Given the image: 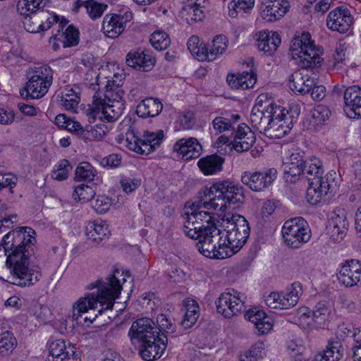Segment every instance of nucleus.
Wrapping results in <instances>:
<instances>
[{
  "label": "nucleus",
  "mask_w": 361,
  "mask_h": 361,
  "mask_svg": "<svg viewBox=\"0 0 361 361\" xmlns=\"http://www.w3.org/2000/svg\"><path fill=\"white\" fill-rule=\"evenodd\" d=\"M183 214L184 233L192 239H199L197 247L200 253L212 259H223L237 253L250 236V228L247 219L240 214L227 217L226 234L217 228L215 219L209 212H197L194 204Z\"/></svg>",
  "instance_id": "1"
},
{
  "label": "nucleus",
  "mask_w": 361,
  "mask_h": 361,
  "mask_svg": "<svg viewBox=\"0 0 361 361\" xmlns=\"http://www.w3.org/2000/svg\"><path fill=\"white\" fill-rule=\"evenodd\" d=\"M290 50L294 59L298 56L301 69L289 77V87L301 94L310 93V88L317 82V73L323 61L319 56V48L311 39V35L304 32L292 40Z\"/></svg>",
  "instance_id": "2"
},
{
  "label": "nucleus",
  "mask_w": 361,
  "mask_h": 361,
  "mask_svg": "<svg viewBox=\"0 0 361 361\" xmlns=\"http://www.w3.org/2000/svg\"><path fill=\"white\" fill-rule=\"evenodd\" d=\"M119 271L115 269L112 274L108 276L104 281L98 279L88 286L92 290L97 288V294L94 293L87 294L86 297L80 298L73 305V317L78 322L82 319L84 322L92 323L98 314H102L104 310H111L114 301L118 298L122 290V284L116 274Z\"/></svg>",
  "instance_id": "3"
},
{
  "label": "nucleus",
  "mask_w": 361,
  "mask_h": 361,
  "mask_svg": "<svg viewBox=\"0 0 361 361\" xmlns=\"http://www.w3.org/2000/svg\"><path fill=\"white\" fill-rule=\"evenodd\" d=\"M282 167L286 182L293 183L299 179L308 182L306 198L310 204H318L328 194L333 192L328 178L322 177L324 169L319 159L308 160L306 166L284 163Z\"/></svg>",
  "instance_id": "4"
},
{
  "label": "nucleus",
  "mask_w": 361,
  "mask_h": 361,
  "mask_svg": "<svg viewBox=\"0 0 361 361\" xmlns=\"http://www.w3.org/2000/svg\"><path fill=\"white\" fill-rule=\"evenodd\" d=\"M208 199V201L195 204L197 212L200 209L213 208L220 211H224L228 206L235 205L238 207L245 199L244 189L238 183L231 180L216 182L209 188L203 191L202 197Z\"/></svg>",
  "instance_id": "5"
},
{
  "label": "nucleus",
  "mask_w": 361,
  "mask_h": 361,
  "mask_svg": "<svg viewBox=\"0 0 361 361\" xmlns=\"http://www.w3.org/2000/svg\"><path fill=\"white\" fill-rule=\"evenodd\" d=\"M106 92L102 98L100 92L93 96L92 105L86 110L90 123L94 121L97 115L101 113L109 121H115L124 109L123 99L124 91L121 88L113 89L111 84L106 85Z\"/></svg>",
  "instance_id": "6"
},
{
  "label": "nucleus",
  "mask_w": 361,
  "mask_h": 361,
  "mask_svg": "<svg viewBox=\"0 0 361 361\" xmlns=\"http://www.w3.org/2000/svg\"><path fill=\"white\" fill-rule=\"evenodd\" d=\"M23 227L18 231L8 232L2 239L5 253L7 255L6 265L10 269L12 277L15 281L11 283L22 286L23 279V240H20V232Z\"/></svg>",
  "instance_id": "7"
},
{
  "label": "nucleus",
  "mask_w": 361,
  "mask_h": 361,
  "mask_svg": "<svg viewBox=\"0 0 361 361\" xmlns=\"http://www.w3.org/2000/svg\"><path fill=\"white\" fill-rule=\"evenodd\" d=\"M281 233L286 245L293 248H299L311 238L309 225L302 217H295L286 221L282 227Z\"/></svg>",
  "instance_id": "8"
},
{
  "label": "nucleus",
  "mask_w": 361,
  "mask_h": 361,
  "mask_svg": "<svg viewBox=\"0 0 361 361\" xmlns=\"http://www.w3.org/2000/svg\"><path fill=\"white\" fill-rule=\"evenodd\" d=\"M42 67L29 68L25 71L28 80L24 87L26 95L24 100L29 99H40L48 92L53 81L52 75H44Z\"/></svg>",
  "instance_id": "9"
},
{
  "label": "nucleus",
  "mask_w": 361,
  "mask_h": 361,
  "mask_svg": "<svg viewBox=\"0 0 361 361\" xmlns=\"http://www.w3.org/2000/svg\"><path fill=\"white\" fill-rule=\"evenodd\" d=\"M275 168L264 169L262 171H246L241 174V182L254 192H262L269 188L277 178Z\"/></svg>",
  "instance_id": "10"
},
{
  "label": "nucleus",
  "mask_w": 361,
  "mask_h": 361,
  "mask_svg": "<svg viewBox=\"0 0 361 361\" xmlns=\"http://www.w3.org/2000/svg\"><path fill=\"white\" fill-rule=\"evenodd\" d=\"M302 291L300 282H294L290 290L286 293H271L266 298V304L271 308L289 309L295 306L299 300Z\"/></svg>",
  "instance_id": "11"
},
{
  "label": "nucleus",
  "mask_w": 361,
  "mask_h": 361,
  "mask_svg": "<svg viewBox=\"0 0 361 361\" xmlns=\"http://www.w3.org/2000/svg\"><path fill=\"white\" fill-rule=\"evenodd\" d=\"M133 19V13L126 9L123 13L106 14L103 19L102 30L109 38L118 37L125 30L127 23Z\"/></svg>",
  "instance_id": "12"
},
{
  "label": "nucleus",
  "mask_w": 361,
  "mask_h": 361,
  "mask_svg": "<svg viewBox=\"0 0 361 361\" xmlns=\"http://www.w3.org/2000/svg\"><path fill=\"white\" fill-rule=\"evenodd\" d=\"M233 291L223 293L215 302L216 311L226 318H231L245 310L244 302L240 296V293Z\"/></svg>",
  "instance_id": "13"
},
{
  "label": "nucleus",
  "mask_w": 361,
  "mask_h": 361,
  "mask_svg": "<svg viewBox=\"0 0 361 361\" xmlns=\"http://www.w3.org/2000/svg\"><path fill=\"white\" fill-rule=\"evenodd\" d=\"M128 335L133 342L137 341L142 343L149 339L156 341L157 336L161 334L157 331V326L152 319L142 317L133 322Z\"/></svg>",
  "instance_id": "14"
},
{
  "label": "nucleus",
  "mask_w": 361,
  "mask_h": 361,
  "mask_svg": "<svg viewBox=\"0 0 361 361\" xmlns=\"http://www.w3.org/2000/svg\"><path fill=\"white\" fill-rule=\"evenodd\" d=\"M45 15L46 12L44 11L24 14V29L30 33L44 32L50 29L54 23H56L59 20V16L53 14L43 22L42 19L45 17Z\"/></svg>",
  "instance_id": "15"
},
{
  "label": "nucleus",
  "mask_w": 361,
  "mask_h": 361,
  "mask_svg": "<svg viewBox=\"0 0 361 361\" xmlns=\"http://www.w3.org/2000/svg\"><path fill=\"white\" fill-rule=\"evenodd\" d=\"M338 280L348 288L361 284V262L354 259L346 260L341 266Z\"/></svg>",
  "instance_id": "16"
},
{
  "label": "nucleus",
  "mask_w": 361,
  "mask_h": 361,
  "mask_svg": "<svg viewBox=\"0 0 361 361\" xmlns=\"http://www.w3.org/2000/svg\"><path fill=\"white\" fill-rule=\"evenodd\" d=\"M140 343L139 354L145 361H153L161 357L166 348L168 338L163 333L154 339Z\"/></svg>",
  "instance_id": "17"
},
{
  "label": "nucleus",
  "mask_w": 361,
  "mask_h": 361,
  "mask_svg": "<svg viewBox=\"0 0 361 361\" xmlns=\"http://www.w3.org/2000/svg\"><path fill=\"white\" fill-rule=\"evenodd\" d=\"M27 314L25 319L24 327L28 329L29 332H32L42 324H45L49 319L51 314L50 309L43 305L37 301H32L27 307Z\"/></svg>",
  "instance_id": "18"
},
{
  "label": "nucleus",
  "mask_w": 361,
  "mask_h": 361,
  "mask_svg": "<svg viewBox=\"0 0 361 361\" xmlns=\"http://www.w3.org/2000/svg\"><path fill=\"white\" fill-rule=\"evenodd\" d=\"M66 345L63 339L56 340L49 343V355L45 361H77L78 354L75 352V348L69 342Z\"/></svg>",
  "instance_id": "19"
},
{
  "label": "nucleus",
  "mask_w": 361,
  "mask_h": 361,
  "mask_svg": "<svg viewBox=\"0 0 361 361\" xmlns=\"http://www.w3.org/2000/svg\"><path fill=\"white\" fill-rule=\"evenodd\" d=\"M353 23V18L348 8L337 7L331 11L326 18L329 29L340 33L346 32Z\"/></svg>",
  "instance_id": "20"
},
{
  "label": "nucleus",
  "mask_w": 361,
  "mask_h": 361,
  "mask_svg": "<svg viewBox=\"0 0 361 361\" xmlns=\"http://www.w3.org/2000/svg\"><path fill=\"white\" fill-rule=\"evenodd\" d=\"M126 62L128 66L135 70L148 72L154 66L156 59L149 51H130L126 55Z\"/></svg>",
  "instance_id": "21"
},
{
  "label": "nucleus",
  "mask_w": 361,
  "mask_h": 361,
  "mask_svg": "<svg viewBox=\"0 0 361 361\" xmlns=\"http://www.w3.org/2000/svg\"><path fill=\"white\" fill-rule=\"evenodd\" d=\"M349 223L344 210L334 214L329 221V234L335 243L341 242L345 236L348 230Z\"/></svg>",
  "instance_id": "22"
},
{
  "label": "nucleus",
  "mask_w": 361,
  "mask_h": 361,
  "mask_svg": "<svg viewBox=\"0 0 361 361\" xmlns=\"http://www.w3.org/2000/svg\"><path fill=\"white\" fill-rule=\"evenodd\" d=\"M255 141L254 132L247 125L241 123L235 131L232 148L238 152H243L249 150Z\"/></svg>",
  "instance_id": "23"
},
{
  "label": "nucleus",
  "mask_w": 361,
  "mask_h": 361,
  "mask_svg": "<svg viewBox=\"0 0 361 361\" xmlns=\"http://www.w3.org/2000/svg\"><path fill=\"white\" fill-rule=\"evenodd\" d=\"M263 4L264 8L261 10V16L269 22L280 19L290 8L287 0H264Z\"/></svg>",
  "instance_id": "24"
},
{
  "label": "nucleus",
  "mask_w": 361,
  "mask_h": 361,
  "mask_svg": "<svg viewBox=\"0 0 361 361\" xmlns=\"http://www.w3.org/2000/svg\"><path fill=\"white\" fill-rule=\"evenodd\" d=\"M202 146L195 137L182 138L173 146V150L182 155V159L190 160L197 158L202 152Z\"/></svg>",
  "instance_id": "25"
},
{
  "label": "nucleus",
  "mask_w": 361,
  "mask_h": 361,
  "mask_svg": "<svg viewBox=\"0 0 361 361\" xmlns=\"http://www.w3.org/2000/svg\"><path fill=\"white\" fill-rule=\"evenodd\" d=\"M41 277V268L37 257L24 252V287L35 285Z\"/></svg>",
  "instance_id": "26"
},
{
  "label": "nucleus",
  "mask_w": 361,
  "mask_h": 361,
  "mask_svg": "<svg viewBox=\"0 0 361 361\" xmlns=\"http://www.w3.org/2000/svg\"><path fill=\"white\" fill-rule=\"evenodd\" d=\"M345 111L348 110L350 116L361 118V87L353 85L345 89L343 95Z\"/></svg>",
  "instance_id": "27"
},
{
  "label": "nucleus",
  "mask_w": 361,
  "mask_h": 361,
  "mask_svg": "<svg viewBox=\"0 0 361 361\" xmlns=\"http://www.w3.org/2000/svg\"><path fill=\"white\" fill-rule=\"evenodd\" d=\"M245 317L255 324L258 335L267 334L272 329L271 319L263 310L252 308L246 312Z\"/></svg>",
  "instance_id": "28"
},
{
  "label": "nucleus",
  "mask_w": 361,
  "mask_h": 361,
  "mask_svg": "<svg viewBox=\"0 0 361 361\" xmlns=\"http://www.w3.org/2000/svg\"><path fill=\"white\" fill-rule=\"evenodd\" d=\"M279 34L276 32L260 31L257 38V47L259 51L272 55L281 44Z\"/></svg>",
  "instance_id": "29"
},
{
  "label": "nucleus",
  "mask_w": 361,
  "mask_h": 361,
  "mask_svg": "<svg viewBox=\"0 0 361 361\" xmlns=\"http://www.w3.org/2000/svg\"><path fill=\"white\" fill-rule=\"evenodd\" d=\"M163 104L157 98L147 97L142 100L136 108V114L139 117L146 118L155 117L160 114Z\"/></svg>",
  "instance_id": "30"
},
{
  "label": "nucleus",
  "mask_w": 361,
  "mask_h": 361,
  "mask_svg": "<svg viewBox=\"0 0 361 361\" xmlns=\"http://www.w3.org/2000/svg\"><path fill=\"white\" fill-rule=\"evenodd\" d=\"M224 161V157L214 154L199 159L197 166L204 175L209 176L222 171Z\"/></svg>",
  "instance_id": "31"
},
{
  "label": "nucleus",
  "mask_w": 361,
  "mask_h": 361,
  "mask_svg": "<svg viewBox=\"0 0 361 361\" xmlns=\"http://www.w3.org/2000/svg\"><path fill=\"white\" fill-rule=\"evenodd\" d=\"M227 82L232 88L247 90L253 87L257 82V75L252 71L231 74L227 76Z\"/></svg>",
  "instance_id": "32"
},
{
  "label": "nucleus",
  "mask_w": 361,
  "mask_h": 361,
  "mask_svg": "<svg viewBox=\"0 0 361 361\" xmlns=\"http://www.w3.org/2000/svg\"><path fill=\"white\" fill-rule=\"evenodd\" d=\"M299 114L300 107L298 105L290 106V112H288V115L280 120V123L273 128L277 132L275 135L281 137L287 135L292 129L293 124L297 121Z\"/></svg>",
  "instance_id": "33"
},
{
  "label": "nucleus",
  "mask_w": 361,
  "mask_h": 361,
  "mask_svg": "<svg viewBox=\"0 0 361 361\" xmlns=\"http://www.w3.org/2000/svg\"><path fill=\"white\" fill-rule=\"evenodd\" d=\"M344 348L338 341H329L322 354L315 355L317 361H339L343 356Z\"/></svg>",
  "instance_id": "34"
},
{
  "label": "nucleus",
  "mask_w": 361,
  "mask_h": 361,
  "mask_svg": "<svg viewBox=\"0 0 361 361\" xmlns=\"http://www.w3.org/2000/svg\"><path fill=\"white\" fill-rule=\"evenodd\" d=\"M185 314L181 322L184 329H188L194 326L200 317V307L197 301L192 299L184 300Z\"/></svg>",
  "instance_id": "35"
},
{
  "label": "nucleus",
  "mask_w": 361,
  "mask_h": 361,
  "mask_svg": "<svg viewBox=\"0 0 361 361\" xmlns=\"http://www.w3.org/2000/svg\"><path fill=\"white\" fill-rule=\"evenodd\" d=\"M108 225L105 223L90 222L86 226V235L96 243L110 235Z\"/></svg>",
  "instance_id": "36"
},
{
  "label": "nucleus",
  "mask_w": 361,
  "mask_h": 361,
  "mask_svg": "<svg viewBox=\"0 0 361 361\" xmlns=\"http://www.w3.org/2000/svg\"><path fill=\"white\" fill-rule=\"evenodd\" d=\"M54 39L61 40L64 48L75 46L79 42V31L73 25L67 26L61 34H54L51 37Z\"/></svg>",
  "instance_id": "37"
},
{
  "label": "nucleus",
  "mask_w": 361,
  "mask_h": 361,
  "mask_svg": "<svg viewBox=\"0 0 361 361\" xmlns=\"http://www.w3.org/2000/svg\"><path fill=\"white\" fill-rule=\"evenodd\" d=\"M288 112H290V109L286 110L273 104H269L266 110L267 117L268 118L266 128H269V130L275 128L280 123V120L288 115Z\"/></svg>",
  "instance_id": "38"
},
{
  "label": "nucleus",
  "mask_w": 361,
  "mask_h": 361,
  "mask_svg": "<svg viewBox=\"0 0 361 361\" xmlns=\"http://www.w3.org/2000/svg\"><path fill=\"white\" fill-rule=\"evenodd\" d=\"M97 175L95 169L87 161L80 163L75 170V181L92 182Z\"/></svg>",
  "instance_id": "39"
},
{
  "label": "nucleus",
  "mask_w": 361,
  "mask_h": 361,
  "mask_svg": "<svg viewBox=\"0 0 361 361\" xmlns=\"http://www.w3.org/2000/svg\"><path fill=\"white\" fill-rule=\"evenodd\" d=\"M329 308L323 302H318L312 310V319L319 327H324L330 317Z\"/></svg>",
  "instance_id": "40"
},
{
  "label": "nucleus",
  "mask_w": 361,
  "mask_h": 361,
  "mask_svg": "<svg viewBox=\"0 0 361 361\" xmlns=\"http://www.w3.org/2000/svg\"><path fill=\"white\" fill-rule=\"evenodd\" d=\"M255 4V0H233L228 4V14L232 18L237 17L239 12L247 13Z\"/></svg>",
  "instance_id": "41"
},
{
  "label": "nucleus",
  "mask_w": 361,
  "mask_h": 361,
  "mask_svg": "<svg viewBox=\"0 0 361 361\" xmlns=\"http://www.w3.org/2000/svg\"><path fill=\"white\" fill-rule=\"evenodd\" d=\"M138 134L139 133L134 127L130 126L126 135V145L130 150L142 154L141 138Z\"/></svg>",
  "instance_id": "42"
},
{
  "label": "nucleus",
  "mask_w": 361,
  "mask_h": 361,
  "mask_svg": "<svg viewBox=\"0 0 361 361\" xmlns=\"http://www.w3.org/2000/svg\"><path fill=\"white\" fill-rule=\"evenodd\" d=\"M264 355V343L257 342L255 343L248 351L240 355V361H257Z\"/></svg>",
  "instance_id": "43"
},
{
  "label": "nucleus",
  "mask_w": 361,
  "mask_h": 361,
  "mask_svg": "<svg viewBox=\"0 0 361 361\" xmlns=\"http://www.w3.org/2000/svg\"><path fill=\"white\" fill-rule=\"evenodd\" d=\"M37 233L28 226H24V252L27 255H35Z\"/></svg>",
  "instance_id": "44"
},
{
  "label": "nucleus",
  "mask_w": 361,
  "mask_h": 361,
  "mask_svg": "<svg viewBox=\"0 0 361 361\" xmlns=\"http://www.w3.org/2000/svg\"><path fill=\"white\" fill-rule=\"evenodd\" d=\"M107 133V126L104 123L97 124L95 126L87 125L85 126L84 140H102Z\"/></svg>",
  "instance_id": "45"
},
{
  "label": "nucleus",
  "mask_w": 361,
  "mask_h": 361,
  "mask_svg": "<svg viewBox=\"0 0 361 361\" xmlns=\"http://www.w3.org/2000/svg\"><path fill=\"white\" fill-rule=\"evenodd\" d=\"M150 42L153 47L157 50H164L171 44L169 35L164 31L154 32L150 36Z\"/></svg>",
  "instance_id": "46"
},
{
  "label": "nucleus",
  "mask_w": 361,
  "mask_h": 361,
  "mask_svg": "<svg viewBox=\"0 0 361 361\" xmlns=\"http://www.w3.org/2000/svg\"><path fill=\"white\" fill-rule=\"evenodd\" d=\"M95 194V191L92 186L82 183L75 188L73 197L75 200L88 202L92 200Z\"/></svg>",
  "instance_id": "47"
},
{
  "label": "nucleus",
  "mask_w": 361,
  "mask_h": 361,
  "mask_svg": "<svg viewBox=\"0 0 361 361\" xmlns=\"http://www.w3.org/2000/svg\"><path fill=\"white\" fill-rule=\"evenodd\" d=\"M82 4H84L90 17L93 20L101 17L107 7L106 4L98 3L94 0L83 1Z\"/></svg>",
  "instance_id": "48"
},
{
  "label": "nucleus",
  "mask_w": 361,
  "mask_h": 361,
  "mask_svg": "<svg viewBox=\"0 0 361 361\" xmlns=\"http://www.w3.org/2000/svg\"><path fill=\"white\" fill-rule=\"evenodd\" d=\"M16 345V339L9 331L0 334V353L8 355L12 352Z\"/></svg>",
  "instance_id": "49"
},
{
  "label": "nucleus",
  "mask_w": 361,
  "mask_h": 361,
  "mask_svg": "<svg viewBox=\"0 0 361 361\" xmlns=\"http://www.w3.org/2000/svg\"><path fill=\"white\" fill-rule=\"evenodd\" d=\"M228 40L224 35H218L212 41V44L209 45L210 59H215L216 55L221 54L227 48Z\"/></svg>",
  "instance_id": "50"
},
{
  "label": "nucleus",
  "mask_w": 361,
  "mask_h": 361,
  "mask_svg": "<svg viewBox=\"0 0 361 361\" xmlns=\"http://www.w3.org/2000/svg\"><path fill=\"white\" fill-rule=\"evenodd\" d=\"M268 118L267 117L266 111L263 110L255 111V109H252L250 115V119L252 125L257 127L260 130L267 131L269 128H266L267 125Z\"/></svg>",
  "instance_id": "51"
},
{
  "label": "nucleus",
  "mask_w": 361,
  "mask_h": 361,
  "mask_svg": "<svg viewBox=\"0 0 361 361\" xmlns=\"http://www.w3.org/2000/svg\"><path fill=\"white\" fill-rule=\"evenodd\" d=\"M310 115L314 123L318 125L329 119L331 111L326 106L320 104L314 107L310 112Z\"/></svg>",
  "instance_id": "52"
},
{
  "label": "nucleus",
  "mask_w": 361,
  "mask_h": 361,
  "mask_svg": "<svg viewBox=\"0 0 361 361\" xmlns=\"http://www.w3.org/2000/svg\"><path fill=\"white\" fill-rule=\"evenodd\" d=\"M73 166L67 159H62L59 163L57 169L53 171L52 176L57 180H64L67 179L69 172Z\"/></svg>",
  "instance_id": "53"
},
{
  "label": "nucleus",
  "mask_w": 361,
  "mask_h": 361,
  "mask_svg": "<svg viewBox=\"0 0 361 361\" xmlns=\"http://www.w3.org/2000/svg\"><path fill=\"white\" fill-rule=\"evenodd\" d=\"M157 323L159 327L157 331H164L166 334H172L176 331V325L171 322L166 316L164 314H160L157 317Z\"/></svg>",
  "instance_id": "54"
},
{
  "label": "nucleus",
  "mask_w": 361,
  "mask_h": 361,
  "mask_svg": "<svg viewBox=\"0 0 361 361\" xmlns=\"http://www.w3.org/2000/svg\"><path fill=\"white\" fill-rule=\"evenodd\" d=\"M204 7H183V11L186 13L188 20L193 22L200 21L204 18V12L202 10Z\"/></svg>",
  "instance_id": "55"
},
{
  "label": "nucleus",
  "mask_w": 361,
  "mask_h": 361,
  "mask_svg": "<svg viewBox=\"0 0 361 361\" xmlns=\"http://www.w3.org/2000/svg\"><path fill=\"white\" fill-rule=\"evenodd\" d=\"M111 205V200L106 196H99L94 202H92V207L99 214L106 212Z\"/></svg>",
  "instance_id": "56"
},
{
  "label": "nucleus",
  "mask_w": 361,
  "mask_h": 361,
  "mask_svg": "<svg viewBox=\"0 0 361 361\" xmlns=\"http://www.w3.org/2000/svg\"><path fill=\"white\" fill-rule=\"evenodd\" d=\"M164 137V133L162 130L157 132V135L152 141V143L146 144L142 147V154H149L159 147Z\"/></svg>",
  "instance_id": "57"
},
{
  "label": "nucleus",
  "mask_w": 361,
  "mask_h": 361,
  "mask_svg": "<svg viewBox=\"0 0 361 361\" xmlns=\"http://www.w3.org/2000/svg\"><path fill=\"white\" fill-rule=\"evenodd\" d=\"M121 185L123 191L126 193H130L135 191L141 185V180L131 178H122Z\"/></svg>",
  "instance_id": "58"
},
{
  "label": "nucleus",
  "mask_w": 361,
  "mask_h": 361,
  "mask_svg": "<svg viewBox=\"0 0 361 361\" xmlns=\"http://www.w3.org/2000/svg\"><path fill=\"white\" fill-rule=\"evenodd\" d=\"M17 178L11 174L6 173L5 170H0V192L6 187L13 188L16 185Z\"/></svg>",
  "instance_id": "59"
},
{
  "label": "nucleus",
  "mask_w": 361,
  "mask_h": 361,
  "mask_svg": "<svg viewBox=\"0 0 361 361\" xmlns=\"http://www.w3.org/2000/svg\"><path fill=\"white\" fill-rule=\"evenodd\" d=\"M212 124L214 128L218 131V133H221L226 130H228L230 129L234 130L232 127V125L230 121L224 117H216L213 121Z\"/></svg>",
  "instance_id": "60"
},
{
  "label": "nucleus",
  "mask_w": 361,
  "mask_h": 361,
  "mask_svg": "<svg viewBox=\"0 0 361 361\" xmlns=\"http://www.w3.org/2000/svg\"><path fill=\"white\" fill-rule=\"evenodd\" d=\"M49 0H24V8L27 11L38 13L44 8Z\"/></svg>",
  "instance_id": "61"
},
{
  "label": "nucleus",
  "mask_w": 361,
  "mask_h": 361,
  "mask_svg": "<svg viewBox=\"0 0 361 361\" xmlns=\"http://www.w3.org/2000/svg\"><path fill=\"white\" fill-rule=\"evenodd\" d=\"M314 85H312L310 89V93L311 94L312 98L315 101H321L326 96V87L322 85H319V80H317V82Z\"/></svg>",
  "instance_id": "62"
},
{
  "label": "nucleus",
  "mask_w": 361,
  "mask_h": 361,
  "mask_svg": "<svg viewBox=\"0 0 361 361\" xmlns=\"http://www.w3.org/2000/svg\"><path fill=\"white\" fill-rule=\"evenodd\" d=\"M80 102V96L75 94V97H61V104L64 106L66 110L75 111Z\"/></svg>",
  "instance_id": "63"
},
{
  "label": "nucleus",
  "mask_w": 361,
  "mask_h": 361,
  "mask_svg": "<svg viewBox=\"0 0 361 361\" xmlns=\"http://www.w3.org/2000/svg\"><path fill=\"white\" fill-rule=\"evenodd\" d=\"M14 111L8 107H0V123L8 125L14 121Z\"/></svg>",
  "instance_id": "64"
}]
</instances>
